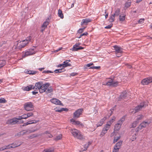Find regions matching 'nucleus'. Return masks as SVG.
Returning a JSON list of instances; mask_svg holds the SVG:
<instances>
[{
  "mask_svg": "<svg viewBox=\"0 0 152 152\" xmlns=\"http://www.w3.org/2000/svg\"><path fill=\"white\" fill-rule=\"evenodd\" d=\"M42 152H53V151L51 149H46Z\"/></svg>",
  "mask_w": 152,
  "mask_h": 152,
  "instance_id": "c03bdc74",
  "label": "nucleus"
},
{
  "mask_svg": "<svg viewBox=\"0 0 152 152\" xmlns=\"http://www.w3.org/2000/svg\"><path fill=\"white\" fill-rule=\"evenodd\" d=\"M119 149L114 147L112 152H118Z\"/></svg>",
  "mask_w": 152,
  "mask_h": 152,
  "instance_id": "864d4df0",
  "label": "nucleus"
},
{
  "mask_svg": "<svg viewBox=\"0 0 152 152\" xmlns=\"http://www.w3.org/2000/svg\"><path fill=\"white\" fill-rule=\"evenodd\" d=\"M42 84V83L41 82L36 83L35 84V86H33V89H34L35 91L39 90L41 88Z\"/></svg>",
  "mask_w": 152,
  "mask_h": 152,
  "instance_id": "4468645a",
  "label": "nucleus"
},
{
  "mask_svg": "<svg viewBox=\"0 0 152 152\" xmlns=\"http://www.w3.org/2000/svg\"><path fill=\"white\" fill-rule=\"evenodd\" d=\"M139 121L138 120H136L135 121H134L133 123H132V125L131 126L133 128L135 127L136 126L137 124L139 123Z\"/></svg>",
  "mask_w": 152,
  "mask_h": 152,
  "instance_id": "a19ab883",
  "label": "nucleus"
},
{
  "mask_svg": "<svg viewBox=\"0 0 152 152\" xmlns=\"http://www.w3.org/2000/svg\"><path fill=\"white\" fill-rule=\"evenodd\" d=\"M6 63V62L4 60L0 61V68L4 66Z\"/></svg>",
  "mask_w": 152,
  "mask_h": 152,
  "instance_id": "72a5a7b5",
  "label": "nucleus"
},
{
  "mask_svg": "<svg viewBox=\"0 0 152 152\" xmlns=\"http://www.w3.org/2000/svg\"><path fill=\"white\" fill-rule=\"evenodd\" d=\"M126 15H121L119 16V20L120 21L123 22L125 20Z\"/></svg>",
  "mask_w": 152,
  "mask_h": 152,
  "instance_id": "c85d7f7f",
  "label": "nucleus"
},
{
  "mask_svg": "<svg viewBox=\"0 0 152 152\" xmlns=\"http://www.w3.org/2000/svg\"><path fill=\"white\" fill-rule=\"evenodd\" d=\"M50 101L52 103L55 104L56 105H63L62 103H61V101H60L59 99H52L50 100Z\"/></svg>",
  "mask_w": 152,
  "mask_h": 152,
  "instance_id": "dca6fc26",
  "label": "nucleus"
},
{
  "mask_svg": "<svg viewBox=\"0 0 152 152\" xmlns=\"http://www.w3.org/2000/svg\"><path fill=\"white\" fill-rule=\"evenodd\" d=\"M7 102V101L5 99L3 98H0V103H4Z\"/></svg>",
  "mask_w": 152,
  "mask_h": 152,
  "instance_id": "49530a36",
  "label": "nucleus"
},
{
  "mask_svg": "<svg viewBox=\"0 0 152 152\" xmlns=\"http://www.w3.org/2000/svg\"><path fill=\"white\" fill-rule=\"evenodd\" d=\"M62 70V69H56L55 70L54 72L56 73H61L63 72Z\"/></svg>",
  "mask_w": 152,
  "mask_h": 152,
  "instance_id": "09e8293b",
  "label": "nucleus"
},
{
  "mask_svg": "<svg viewBox=\"0 0 152 152\" xmlns=\"http://www.w3.org/2000/svg\"><path fill=\"white\" fill-rule=\"evenodd\" d=\"M38 93L37 91H33L32 92V93L33 95H36Z\"/></svg>",
  "mask_w": 152,
  "mask_h": 152,
  "instance_id": "0e129e2a",
  "label": "nucleus"
},
{
  "mask_svg": "<svg viewBox=\"0 0 152 152\" xmlns=\"http://www.w3.org/2000/svg\"><path fill=\"white\" fill-rule=\"evenodd\" d=\"M122 141H120L118 142H117L115 145L114 147H115L116 148H118L120 149L121 148V147L122 145Z\"/></svg>",
  "mask_w": 152,
  "mask_h": 152,
  "instance_id": "bb28decb",
  "label": "nucleus"
},
{
  "mask_svg": "<svg viewBox=\"0 0 152 152\" xmlns=\"http://www.w3.org/2000/svg\"><path fill=\"white\" fill-rule=\"evenodd\" d=\"M22 115V117H23V119H26L27 118V115L26 114V113Z\"/></svg>",
  "mask_w": 152,
  "mask_h": 152,
  "instance_id": "4d7b16f0",
  "label": "nucleus"
},
{
  "mask_svg": "<svg viewBox=\"0 0 152 152\" xmlns=\"http://www.w3.org/2000/svg\"><path fill=\"white\" fill-rule=\"evenodd\" d=\"M86 28V27H84L82 28H80L79 30L77 31L78 33H82L83 32L84 30V29Z\"/></svg>",
  "mask_w": 152,
  "mask_h": 152,
  "instance_id": "de8ad7c7",
  "label": "nucleus"
},
{
  "mask_svg": "<svg viewBox=\"0 0 152 152\" xmlns=\"http://www.w3.org/2000/svg\"><path fill=\"white\" fill-rule=\"evenodd\" d=\"M53 91V89L51 88V87H48L46 90L45 92L47 94L51 93Z\"/></svg>",
  "mask_w": 152,
  "mask_h": 152,
  "instance_id": "7c9ffc66",
  "label": "nucleus"
},
{
  "mask_svg": "<svg viewBox=\"0 0 152 152\" xmlns=\"http://www.w3.org/2000/svg\"><path fill=\"white\" fill-rule=\"evenodd\" d=\"M37 134H33L31 135L28 136V138L30 139H33L34 137H35L37 136Z\"/></svg>",
  "mask_w": 152,
  "mask_h": 152,
  "instance_id": "79ce46f5",
  "label": "nucleus"
},
{
  "mask_svg": "<svg viewBox=\"0 0 152 152\" xmlns=\"http://www.w3.org/2000/svg\"><path fill=\"white\" fill-rule=\"evenodd\" d=\"M20 44L18 46V41L15 42L14 43V45L12 47L13 49L18 50H20L22 48H24L28 44V42H26L24 40H23L22 42H20Z\"/></svg>",
  "mask_w": 152,
  "mask_h": 152,
  "instance_id": "f257e3e1",
  "label": "nucleus"
},
{
  "mask_svg": "<svg viewBox=\"0 0 152 152\" xmlns=\"http://www.w3.org/2000/svg\"><path fill=\"white\" fill-rule=\"evenodd\" d=\"M23 106L25 110L27 111L32 110L34 107L32 103L31 102L26 103L24 104Z\"/></svg>",
  "mask_w": 152,
  "mask_h": 152,
  "instance_id": "0eeeda50",
  "label": "nucleus"
},
{
  "mask_svg": "<svg viewBox=\"0 0 152 152\" xmlns=\"http://www.w3.org/2000/svg\"><path fill=\"white\" fill-rule=\"evenodd\" d=\"M152 82V77H148L143 79L141 82V84L144 85H148Z\"/></svg>",
  "mask_w": 152,
  "mask_h": 152,
  "instance_id": "1a4fd4ad",
  "label": "nucleus"
},
{
  "mask_svg": "<svg viewBox=\"0 0 152 152\" xmlns=\"http://www.w3.org/2000/svg\"><path fill=\"white\" fill-rule=\"evenodd\" d=\"M91 21V20L90 19L86 18L83 19L82 20V22L81 23V25H83L84 24L87 25L88 23Z\"/></svg>",
  "mask_w": 152,
  "mask_h": 152,
  "instance_id": "412c9836",
  "label": "nucleus"
},
{
  "mask_svg": "<svg viewBox=\"0 0 152 152\" xmlns=\"http://www.w3.org/2000/svg\"><path fill=\"white\" fill-rule=\"evenodd\" d=\"M25 72L26 73L29 74V75H34L37 72L34 71L25 70Z\"/></svg>",
  "mask_w": 152,
  "mask_h": 152,
  "instance_id": "5701e85b",
  "label": "nucleus"
},
{
  "mask_svg": "<svg viewBox=\"0 0 152 152\" xmlns=\"http://www.w3.org/2000/svg\"><path fill=\"white\" fill-rule=\"evenodd\" d=\"M88 34V33L87 32H85L83 33L82 34V35L83 36H86Z\"/></svg>",
  "mask_w": 152,
  "mask_h": 152,
  "instance_id": "e2e57ef3",
  "label": "nucleus"
},
{
  "mask_svg": "<svg viewBox=\"0 0 152 152\" xmlns=\"http://www.w3.org/2000/svg\"><path fill=\"white\" fill-rule=\"evenodd\" d=\"M100 68V66H91V67L89 68L91 69H98Z\"/></svg>",
  "mask_w": 152,
  "mask_h": 152,
  "instance_id": "13d9d810",
  "label": "nucleus"
},
{
  "mask_svg": "<svg viewBox=\"0 0 152 152\" xmlns=\"http://www.w3.org/2000/svg\"><path fill=\"white\" fill-rule=\"evenodd\" d=\"M150 123V122H148V121H143L137 128V131H138L139 130H140L143 128H144L147 126H148Z\"/></svg>",
  "mask_w": 152,
  "mask_h": 152,
  "instance_id": "9b49d317",
  "label": "nucleus"
},
{
  "mask_svg": "<svg viewBox=\"0 0 152 152\" xmlns=\"http://www.w3.org/2000/svg\"><path fill=\"white\" fill-rule=\"evenodd\" d=\"M32 38V37L31 36H29L28 37H27L25 40H24L25 41V42H28V44L29 43V42H32L31 40V39Z\"/></svg>",
  "mask_w": 152,
  "mask_h": 152,
  "instance_id": "e433bc0d",
  "label": "nucleus"
},
{
  "mask_svg": "<svg viewBox=\"0 0 152 152\" xmlns=\"http://www.w3.org/2000/svg\"><path fill=\"white\" fill-rule=\"evenodd\" d=\"M50 84L49 83H46L44 84H42L41 88L39 89L40 93H42L45 92L47 88L49 86Z\"/></svg>",
  "mask_w": 152,
  "mask_h": 152,
  "instance_id": "6e6552de",
  "label": "nucleus"
},
{
  "mask_svg": "<svg viewBox=\"0 0 152 152\" xmlns=\"http://www.w3.org/2000/svg\"><path fill=\"white\" fill-rule=\"evenodd\" d=\"M131 2L129 1H128L125 4V7L126 8L129 7L131 4Z\"/></svg>",
  "mask_w": 152,
  "mask_h": 152,
  "instance_id": "4c0bfd02",
  "label": "nucleus"
},
{
  "mask_svg": "<svg viewBox=\"0 0 152 152\" xmlns=\"http://www.w3.org/2000/svg\"><path fill=\"white\" fill-rule=\"evenodd\" d=\"M113 26V24H110V25H107L104 27L106 29H110V28Z\"/></svg>",
  "mask_w": 152,
  "mask_h": 152,
  "instance_id": "603ef678",
  "label": "nucleus"
},
{
  "mask_svg": "<svg viewBox=\"0 0 152 152\" xmlns=\"http://www.w3.org/2000/svg\"><path fill=\"white\" fill-rule=\"evenodd\" d=\"M83 109L82 108L78 109L76 110L74 113L73 117L75 118H79L80 116L82 114Z\"/></svg>",
  "mask_w": 152,
  "mask_h": 152,
  "instance_id": "9d476101",
  "label": "nucleus"
},
{
  "mask_svg": "<svg viewBox=\"0 0 152 152\" xmlns=\"http://www.w3.org/2000/svg\"><path fill=\"white\" fill-rule=\"evenodd\" d=\"M127 96V93L126 91L123 92L121 94L120 96L118 99L119 100H120L121 99H124L126 98Z\"/></svg>",
  "mask_w": 152,
  "mask_h": 152,
  "instance_id": "f3484780",
  "label": "nucleus"
},
{
  "mask_svg": "<svg viewBox=\"0 0 152 152\" xmlns=\"http://www.w3.org/2000/svg\"><path fill=\"white\" fill-rule=\"evenodd\" d=\"M115 16L114 14L111 15L109 18V21L110 22L112 23L115 20Z\"/></svg>",
  "mask_w": 152,
  "mask_h": 152,
  "instance_id": "473e14b6",
  "label": "nucleus"
},
{
  "mask_svg": "<svg viewBox=\"0 0 152 152\" xmlns=\"http://www.w3.org/2000/svg\"><path fill=\"white\" fill-rule=\"evenodd\" d=\"M114 78H109V80L107 81L106 82V86H112L114 87H116L118 84V81H114Z\"/></svg>",
  "mask_w": 152,
  "mask_h": 152,
  "instance_id": "7ed1b4c3",
  "label": "nucleus"
},
{
  "mask_svg": "<svg viewBox=\"0 0 152 152\" xmlns=\"http://www.w3.org/2000/svg\"><path fill=\"white\" fill-rule=\"evenodd\" d=\"M77 75V73L76 72H72L70 74V76L73 77Z\"/></svg>",
  "mask_w": 152,
  "mask_h": 152,
  "instance_id": "6e6d98bb",
  "label": "nucleus"
},
{
  "mask_svg": "<svg viewBox=\"0 0 152 152\" xmlns=\"http://www.w3.org/2000/svg\"><path fill=\"white\" fill-rule=\"evenodd\" d=\"M36 48V47H33V48L29 49L28 51L25 52L24 54L23 55V57L25 58L28 56L34 54L36 52V51L35 50Z\"/></svg>",
  "mask_w": 152,
  "mask_h": 152,
  "instance_id": "423d86ee",
  "label": "nucleus"
},
{
  "mask_svg": "<svg viewBox=\"0 0 152 152\" xmlns=\"http://www.w3.org/2000/svg\"><path fill=\"white\" fill-rule=\"evenodd\" d=\"M48 136L49 137H53V136L51 134H50L49 133H48Z\"/></svg>",
  "mask_w": 152,
  "mask_h": 152,
  "instance_id": "338daca9",
  "label": "nucleus"
},
{
  "mask_svg": "<svg viewBox=\"0 0 152 152\" xmlns=\"http://www.w3.org/2000/svg\"><path fill=\"white\" fill-rule=\"evenodd\" d=\"M106 118L104 117L97 124V126L98 127L101 126L104 123V121H105Z\"/></svg>",
  "mask_w": 152,
  "mask_h": 152,
  "instance_id": "393cba45",
  "label": "nucleus"
},
{
  "mask_svg": "<svg viewBox=\"0 0 152 152\" xmlns=\"http://www.w3.org/2000/svg\"><path fill=\"white\" fill-rule=\"evenodd\" d=\"M125 117L123 116L121 118V119L118 121V122L122 124L123 122L125 121Z\"/></svg>",
  "mask_w": 152,
  "mask_h": 152,
  "instance_id": "37998d69",
  "label": "nucleus"
},
{
  "mask_svg": "<svg viewBox=\"0 0 152 152\" xmlns=\"http://www.w3.org/2000/svg\"><path fill=\"white\" fill-rule=\"evenodd\" d=\"M58 16L60 17L61 18L63 19L64 18V15L62 13L61 10L59 9L58 11Z\"/></svg>",
  "mask_w": 152,
  "mask_h": 152,
  "instance_id": "c756f323",
  "label": "nucleus"
},
{
  "mask_svg": "<svg viewBox=\"0 0 152 152\" xmlns=\"http://www.w3.org/2000/svg\"><path fill=\"white\" fill-rule=\"evenodd\" d=\"M31 132L30 130H23V131L20 132L19 133H18V135L19 136H22L23 135L25 134H28L31 133Z\"/></svg>",
  "mask_w": 152,
  "mask_h": 152,
  "instance_id": "2eb2a0df",
  "label": "nucleus"
},
{
  "mask_svg": "<svg viewBox=\"0 0 152 152\" xmlns=\"http://www.w3.org/2000/svg\"><path fill=\"white\" fill-rule=\"evenodd\" d=\"M122 124L118 122V123L116 124L114 126V130L115 131L119 130Z\"/></svg>",
  "mask_w": 152,
  "mask_h": 152,
  "instance_id": "aec40b11",
  "label": "nucleus"
},
{
  "mask_svg": "<svg viewBox=\"0 0 152 152\" xmlns=\"http://www.w3.org/2000/svg\"><path fill=\"white\" fill-rule=\"evenodd\" d=\"M91 142H89L88 143L86 144L84 146V151H86V150L88 147L89 145H91Z\"/></svg>",
  "mask_w": 152,
  "mask_h": 152,
  "instance_id": "f704fd0d",
  "label": "nucleus"
},
{
  "mask_svg": "<svg viewBox=\"0 0 152 152\" xmlns=\"http://www.w3.org/2000/svg\"><path fill=\"white\" fill-rule=\"evenodd\" d=\"M143 117V116L142 115H140L138 116L136 120H138L139 122V121L141 120Z\"/></svg>",
  "mask_w": 152,
  "mask_h": 152,
  "instance_id": "8fccbe9b",
  "label": "nucleus"
},
{
  "mask_svg": "<svg viewBox=\"0 0 152 152\" xmlns=\"http://www.w3.org/2000/svg\"><path fill=\"white\" fill-rule=\"evenodd\" d=\"M26 114L27 115V118L33 116L34 115L33 113L31 112L29 113H26Z\"/></svg>",
  "mask_w": 152,
  "mask_h": 152,
  "instance_id": "3c124183",
  "label": "nucleus"
},
{
  "mask_svg": "<svg viewBox=\"0 0 152 152\" xmlns=\"http://www.w3.org/2000/svg\"><path fill=\"white\" fill-rule=\"evenodd\" d=\"M46 73H53V72L52 71H51L47 70L46 71Z\"/></svg>",
  "mask_w": 152,
  "mask_h": 152,
  "instance_id": "69168bd1",
  "label": "nucleus"
},
{
  "mask_svg": "<svg viewBox=\"0 0 152 152\" xmlns=\"http://www.w3.org/2000/svg\"><path fill=\"white\" fill-rule=\"evenodd\" d=\"M18 121H17V119L15 118H14L12 119L8 120L7 121V124L10 125H14L18 123Z\"/></svg>",
  "mask_w": 152,
  "mask_h": 152,
  "instance_id": "ddd939ff",
  "label": "nucleus"
},
{
  "mask_svg": "<svg viewBox=\"0 0 152 152\" xmlns=\"http://www.w3.org/2000/svg\"><path fill=\"white\" fill-rule=\"evenodd\" d=\"M62 137V135L61 134H60L56 137L55 138V140H58L61 139V138Z\"/></svg>",
  "mask_w": 152,
  "mask_h": 152,
  "instance_id": "a18cd8bd",
  "label": "nucleus"
},
{
  "mask_svg": "<svg viewBox=\"0 0 152 152\" xmlns=\"http://www.w3.org/2000/svg\"><path fill=\"white\" fill-rule=\"evenodd\" d=\"M37 123L36 121L35 120H31L29 121L26 123H25L23 125V126H26L29 124H35Z\"/></svg>",
  "mask_w": 152,
  "mask_h": 152,
  "instance_id": "b1692460",
  "label": "nucleus"
},
{
  "mask_svg": "<svg viewBox=\"0 0 152 152\" xmlns=\"http://www.w3.org/2000/svg\"><path fill=\"white\" fill-rule=\"evenodd\" d=\"M68 109L66 108H61L60 110H56V111L59 112H61L63 111H67Z\"/></svg>",
  "mask_w": 152,
  "mask_h": 152,
  "instance_id": "c9c22d12",
  "label": "nucleus"
},
{
  "mask_svg": "<svg viewBox=\"0 0 152 152\" xmlns=\"http://www.w3.org/2000/svg\"><path fill=\"white\" fill-rule=\"evenodd\" d=\"M20 145H18V144L12 143V144L10 145L9 146H8V147H9L8 148L7 147V148H1V149H0V150L1 151H3V150H4L5 149H8V148H15L16 147H17V146H19Z\"/></svg>",
  "mask_w": 152,
  "mask_h": 152,
  "instance_id": "6ab92c4d",
  "label": "nucleus"
},
{
  "mask_svg": "<svg viewBox=\"0 0 152 152\" xmlns=\"http://www.w3.org/2000/svg\"><path fill=\"white\" fill-rule=\"evenodd\" d=\"M107 129L103 128L102 132V134H103V135L104 134L107 132Z\"/></svg>",
  "mask_w": 152,
  "mask_h": 152,
  "instance_id": "5fc2aeb1",
  "label": "nucleus"
},
{
  "mask_svg": "<svg viewBox=\"0 0 152 152\" xmlns=\"http://www.w3.org/2000/svg\"><path fill=\"white\" fill-rule=\"evenodd\" d=\"M114 49L115 50V54L118 57L121 56V54L123 52V49L122 48L115 45L113 46Z\"/></svg>",
  "mask_w": 152,
  "mask_h": 152,
  "instance_id": "20e7f679",
  "label": "nucleus"
},
{
  "mask_svg": "<svg viewBox=\"0 0 152 152\" xmlns=\"http://www.w3.org/2000/svg\"><path fill=\"white\" fill-rule=\"evenodd\" d=\"M120 10L119 8H117L115 11V12L114 14L115 16H118L120 14Z\"/></svg>",
  "mask_w": 152,
  "mask_h": 152,
  "instance_id": "2f4dec72",
  "label": "nucleus"
},
{
  "mask_svg": "<svg viewBox=\"0 0 152 152\" xmlns=\"http://www.w3.org/2000/svg\"><path fill=\"white\" fill-rule=\"evenodd\" d=\"M63 64H60L58 65V67H61V66H63Z\"/></svg>",
  "mask_w": 152,
  "mask_h": 152,
  "instance_id": "774afa93",
  "label": "nucleus"
},
{
  "mask_svg": "<svg viewBox=\"0 0 152 152\" xmlns=\"http://www.w3.org/2000/svg\"><path fill=\"white\" fill-rule=\"evenodd\" d=\"M120 137H121L120 136L115 137L113 140V143H114L116 142L120 138Z\"/></svg>",
  "mask_w": 152,
  "mask_h": 152,
  "instance_id": "58836bf2",
  "label": "nucleus"
},
{
  "mask_svg": "<svg viewBox=\"0 0 152 152\" xmlns=\"http://www.w3.org/2000/svg\"><path fill=\"white\" fill-rule=\"evenodd\" d=\"M111 124V121H109L107 122V123L105 125L104 128L106 129H107V131L110 128Z\"/></svg>",
  "mask_w": 152,
  "mask_h": 152,
  "instance_id": "cd10ccee",
  "label": "nucleus"
},
{
  "mask_svg": "<svg viewBox=\"0 0 152 152\" xmlns=\"http://www.w3.org/2000/svg\"><path fill=\"white\" fill-rule=\"evenodd\" d=\"M144 19H141L139 21V23H142L144 22Z\"/></svg>",
  "mask_w": 152,
  "mask_h": 152,
  "instance_id": "052dcab7",
  "label": "nucleus"
},
{
  "mask_svg": "<svg viewBox=\"0 0 152 152\" xmlns=\"http://www.w3.org/2000/svg\"><path fill=\"white\" fill-rule=\"evenodd\" d=\"M71 132L75 137L80 140H82L84 138L83 136L81 134L78 130L76 129H72Z\"/></svg>",
  "mask_w": 152,
  "mask_h": 152,
  "instance_id": "f03ea898",
  "label": "nucleus"
},
{
  "mask_svg": "<svg viewBox=\"0 0 152 152\" xmlns=\"http://www.w3.org/2000/svg\"><path fill=\"white\" fill-rule=\"evenodd\" d=\"M22 115L20 116H18V118H16V119H17V121H18V120H20L21 119H23V117H22Z\"/></svg>",
  "mask_w": 152,
  "mask_h": 152,
  "instance_id": "bf43d9fd",
  "label": "nucleus"
},
{
  "mask_svg": "<svg viewBox=\"0 0 152 152\" xmlns=\"http://www.w3.org/2000/svg\"><path fill=\"white\" fill-rule=\"evenodd\" d=\"M94 64L93 63H91L89 64H86V66L88 67H89L90 66H91L93 65Z\"/></svg>",
  "mask_w": 152,
  "mask_h": 152,
  "instance_id": "680f3d73",
  "label": "nucleus"
},
{
  "mask_svg": "<svg viewBox=\"0 0 152 152\" xmlns=\"http://www.w3.org/2000/svg\"><path fill=\"white\" fill-rule=\"evenodd\" d=\"M145 102H141L139 105L135 107L134 108V113H135L138 112L139 111L141 110L142 108L146 107L147 105Z\"/></svg>",
  "mask_w": 152,
  "mask_h": 152,
  "instance_id": "39448f33",
  "label": "nucleus"
},
{
  "mask_svg": "<svg viewBox=\"0 0 152 152\" xmlns=\"http://www.w3.org/2000/svg\"><path fill=\"white\" fill-rule=\"evenodd\" d=\"M70 121L72 122V124H73L75 125H78L80 124L81 125H83L81 123H80V121H76L72 119H71Z\"/></svg>",
  "mask_w": 152,
  "mask_h": 152,
  "instance_id": "a878e982",
  "label": "nucleus"
},
{
  "mask_svg": "<svg viewBox=\"0 0 152 152\" xmlns=\"http://www.w3.org/2000/svg\"><path fill=\"white\" fill-rule=\"evenodd\" d=\"M80 43H77L73 45V48L72 49V51H77L80 50H82L84 49V48L81 46H79L80 45Z\"/></svg>",
  "mask_w": 152,
  "mask_h": 152,
  "instance_id": "f8f14e48",
  "label": "nucleus"
},
{
  "mask_svg": "<svg viewBox=\"0 0 152 152\" xmlns=\"http://www.w3.org/2000/svg\"><path fill=\"white\" fill-rule=\"evenodd\" d=\"M33 85H29L23 87L22 88V89L24 91H29L32 89H33Z\"/></svg>",
  "mask_w": 152,
  "mask_h": 152,
  "instance_id": "a211bd4d",
  "label": "nucleus"
},
{
  "mask_svg": "<svg viewBox=\"0 0 152 152\" xmlns=\"http://www.w3.org/2000/svg\"><path fill=\"white\" fill-rule=\"evenodd\" d=\"M70 61V60H67L63 62V67L64 68L68 66H70L71 65V64L69 63V62Z\"/></svg>",
  "mask_w": 152,
  "mask_h": 152,
  "instance_id": "4be33fe9",
  "label": "nucleus"
},
{
  "mask_svg": "<svg viewBox=\"0 0 152 152\" xmlns=\"http://www.w3.org/2000/svg\"><path fill=\"white\" fill-rule=\"evenodd\" d=\"M49 23L48 22L45 21L44 22L43 24L42 25L41 27L42 28H46L47 27L48 25V24Z\"/></svg>",
  "mask_w": 152,
  "mask_h": 152,
  "instance_id": "ea45409f",
  "label": "nucleus"
}]
</instances>
